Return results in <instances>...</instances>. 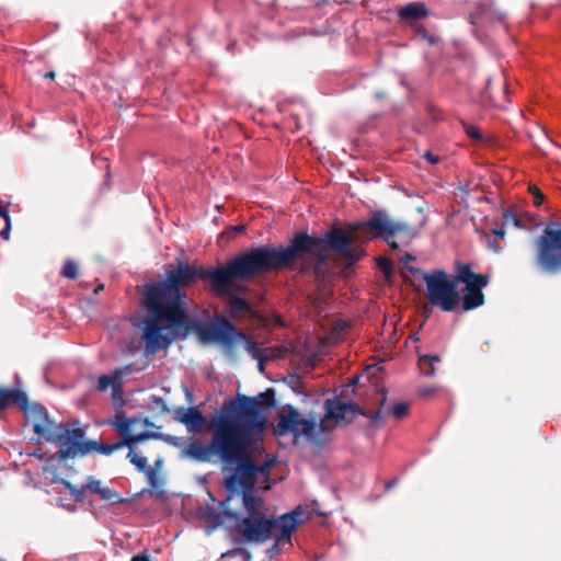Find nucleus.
I'll return each instance as SVG.
<instances>
[{
    "label": "nucleus",
    "instance_id": "40",
    "mask_svg": "<svg viewBox=\"0 0 561 561\" xmlns=\"http://www.w3.org/2000/svg\"><path fill=\"white\" fill-rule=\"evenodd\" d=\"M245 228L247 226L244 224L231 226L225 231V233L229 238H234L237 234L244 232Z\"/></svg>",
    "mask_w": 561,
    "mask_h": 561
},
{
    "label": "nucleus",
    "instance_id": "5",
    "mask_svg": "<svg viewBox=\"0 0 561 561\" xmlns=\"http://www.w3.org/2000/svg\"><path fill=\"white\" fill-rule=\"evenodd\" d=\"M193 328L198 340L204 344L219 343L227 355H232L236 344L242 342L247 352L254 359L262 362L263 350L259 343L252 341L248 334L222 316L215 317L208 322L195 321Z\"/></svg>",
    "mask_w": 561,
    "mask_h": 561
},
{
    "label": "nucleus",
    "instance_id": "20",
    "mask_svg": "<svg viewBox=\"0 0 561 561\" xmlns=\"http://www.w3.org/2000/svg\"><path fill=\"white\" fill-rule=\"evenodd\" d=\"M460 300L465 311L481 307L484 304V294L482 293V288H465Z\"/></svg>",
    "mask_w": 561,
    "mask_h": 561
},
{
    "label": "nucleus",
    "instance_id": "15",
    "mask_svg": "<svg viewBox=\"0 0 561 561\" xmlns=\"http://www.w3.org/2000/svg\"><path fill=\"white\" fill-rule=\"evenodd\" d=\"M233 284L234 280H229L227 284L222 285L221 289H213L216 295L228 298L227 313L231 318L252 310L251 304L231 289Z\"/></svg>",
    "mask_w": 561,
    "mask_h": 561
},
{
    "label": "nucleus",
    "instance_id": "58",
    "mask_svg": "<svg viewBox=\"0 0 561 561\" xmlns=\"http://www.w3.org/2000/svg\"><path fill=\"white\" fill-rule=\"evenodd\" d=\"M417 211L422 215L423 209L421 207L417 208Z\"/></svg>",
    "mask_w": 561,
    "mask_h": 561
},
{
    "label": "nucleus",
    "instance_id": "13",
    "mask_svg": "<svg viewBox=\"0 0 561 561\" xmlns=\"http://www.w3.org/2000/svg\"><path fill=\"white\" fill-rule=\"evenodd\" d=\"M219 413V411L207 419L197 407L179 408L175 410L174 420L184 424L188 432L199 433L204 427L213 434L209 427L211 420Z\"/></svg>",
    "mask_w": 561,
    "mask_h": 561
},
{
    "label": "nucleus",
    "instance_id": "25",
    "mask_svg": "<svg viewBox=\"0 0 561 561\" xmlns=\"http://www.w3.org/2000/svg\"><path fill=\"white\" fill-rule=\"evenodd\" d=\"M131 423V420L126 419L125 415L121 413L115 416V420L112 422V425L115 427L119 435H125L129 433Z\"/></svg>",
    "mask_w": 561,
    "mask_h": 561
},
{
    "label": "nucleus",
    "instance_id": "9",
    "mask_svg": "<svg viewBox=\"0 0 561 561\" xmlns=\"http://www.w3.org/2000/svg\"><path fill=\"white\" fill-rule=\"evenodd\" d=\"M324 414L318 427L320 432H330L334 425L350 424L357 414H364L362 409L351 401V398L334 396L324 401Z\"/></svg>",
    "mask_w": 561,
    "mask_h": 561
},
{
    "label": "nucleus",
    "instance_id": "52",
    "mask_svg": "<svg viewBox=\"0 0 561 561\" xmlns=\"http://www.w3.org/2000/svg\"><path fill=\"white\" fill-rule=\"evenodd\" d=\"M379 391L381 394L380 404L383 405L386 403V390H385V388H380Z\"/></svg>",
    "mask_w": 561,
    "mask_h": 561
},
{
    "label": "nucleus",
    "instance_id": "14",
    "mask_svg": "<svg viewBox=\"0 0 561 561\" xmlns=\"http://www.w3.org/2000/svg\"><path fill=\"white\" fill-rule=\"evenodd\" d=\"M506 12L503 11L494 0H479L477 12L469 14L468 21L472 25H479L481 22H504Z\"/></svg>",
    "mask_w": 561,
    "mask_h": 561
},
{
    "label": "nucleus",
    "instance_id": "17",
    "mask_svg": "<svg viewBox=\"0 0 561 561\" xmlns=\"http://www.w3.org/2000/svg\"><path fill=\"white\" fill-rule=\"evenodd\" d=\"M85 489H88L90 493L98 494L102 501H107L113 504H123L126 502V499L122 497L115 490L104 486L102 481L93 476L87 478Z\"/></svg>",
    "mask_w": 561,
    "mask_h": 561
},
{
    "label": "nucleus",
    "instance_id": "59",
    "mask_svg": "<svg viewBox=\"0 0 561 561\" xmlns=\"http://www.w3.org/2000/svg\"><path fill=\"white\" fill-rule=\"evenodd\" d=\"M102 288H103V287L101 286L100 288L95 289V293L101 291V289H102Z\"/></svg>",
    "mask_w": 561,
    "mask_h": 561
},
{
    "label": "nucleus",
    "instance_id": "26",
    "mask_svg": "<svg viewBox=\"0 0 561 561\" xmlns=\"http://www.w3.org/2000/svg\"><path fill=\"white\" fill-rule=\"evenodd\" d=\"M60 275L67 279H76L79 275L77 263L72 260H66L61 267Z\"/></svg>",
    "mask_w": 561,
    "mask_h": 561
},
{
    "label": "nucleus",
    "instance_id": "60",
    "mask_svg": "<svg viewBox=\"0 0 561 561\" xmlns=\"http://www.w3.org/2000/svg\"><path fill=\"white\" fill-rule=\"evenodd\" d=\"M102 288H103V287L101 286L100 288L95 289V293L101 291V289H102Z\"/></svg>",
    "mask_w": 561,
    "mask_h": 561
},
{
    "label": "nucleus",
    "instance_id": "37",
    "mask_svg": "<svg viewBox=\"0 0 561 561\" xmlns=\"http://www.w3.org/2000/svg\"><path fill=\"white\" fill-rule=\"evenodd\" d=\"M360 377L355 375L350 378V381L347 385H345L341 390V397L343 398H350L348 392H354L353 388L359 382Z\"/></svg>",
    "mask_w": 561,
    "mask_h": 561
},
{
    "label": "nucleus",
    "instance_id": "28",
    "mask_svg": "<svg viewBox=\"0 0 561 561\" xmlns=\"http://www.w3.org/2000/svg\"><path fill=\"white\" fill-rule=\"evenodd\" d=\"M240 557L242 561H251V552L242 547L232 548L221 554V558Z\"/></svg>",
    "mask_w": 561,
    "mask_h": 561
},
{
    "label": "nucleus",
    "instance_id": "57",
    "mask_svg": "<svg viewBox=\"0 0 561 561\" xmlns=\"http://www.w3.org/2000/svg\"><path fill=\"white\" fill-rule=\"evenodd\" d=\"M392 485H393V484H392V482L388 481V484H387L388 490H389Z\"/></svg>",
    "mask_w": 561,
    "mask_h": 561
},
{
    "label": "nucleus",
    "instance_id": "61",
    "mask_svg": "<svg viewBox=\"0 0 561 561\" xmlns=\"http://www.w3.org/2000/svg\"><path fill=\"white\" fill-rule=\"evenodd\" d=\"M385 324H386V317L382 320V325H385Z\"/></svg>",
    "mask_w": 561,
    "mask_h": 561
},
{
    "label": "nucleus",
    "instance_id": "27",
    "mask_svg": "<svg viewBox=\"0 0 561 561\" xmlns=\"http://www.w3.org/2000/svg\"><path fill=\"white\" fill-rule=\"evenodd\" d=\"M66 488L76 502H83L85 500V493L88 492V489H85V483L81 486H76L70 482H66Z\"/></svg>",
    "mask_w": 561,
    "mask_h": 561
},
{
    "label": "nucleus",
    "instance_id": "50",
    "mask_svg": "<svg viewBox=\"0 0 561 561\" xmlns=\"http://www.w3.org/2000/svg\"><path fill=\"white\" fill-rule=\"evenodd\" d=\"M493 233H494L495 236L500 237V238H504V236H505V230H504V228H503V227H502V228H497V229H494V230H493Z\"/></svg>",
    "mask_w": 561,
    "mask_h": 561
},
{
    "label": "nucleus",
    "instance_id": "21",
    "mask_svg": "<svg viewBox=\"0 0 561 561\" xmlns=\"http://www.w3.org/2000/svg\"><path fill=\"white\" fill-rule=\"evenodd\" d=\"M500 85H501L500 95H495L493 93V89H492V79H488L486 83H485L484 91H483V99L486 100L490 104L495 105V106H502L503 101H506V95H507L506 83L504 81H502L500 83Z\"/></svg>",
    "mask_w": 561,
    "mask_h": 561
},
{
    "label": "nucleus",
    "instance_id": "44",
    "mask_svg": "<svg viewBox=\"0 0 561 561\" xmlns=\"http://www.w3.org/2000/svg\"><path fill=\"white\" fill-rule=\"evenodd\" d=\"M146 476H147V479L150 483L151 486H156V483H157V472L154 469L152 468H147L146 467Z\"/></svg>",
    "mask_w": 561,
    "mask_h": 561
},
{
    "label": "nucleus",
    "instance_id": "3",
    "mask_svg": "<svg viewBox=\"0 0 561 561\" xmlns=\"http://www.w3.org/2000/svg\"><path fill=\"white\" fill-rule=\"evenodd\" d=\"M218 267H196L179 263L175 268L165 270V278L147 283L142 295V305L149 312L144 322L141 339L148 354L168 348L179 335L185 337L194 330L186 308L185 287L199 279H208L211 289H221L222 282L217 279Z\"/></svg>",
    "mask_w": 561,
    "mask_h": 561
},
{
    "label": "nucleus",
    "instance_id": "56",
    "mask_svg": "<svg viewBox=\"0 0 561 561\" xmlns=\"http://www.w3.org/2000/svg\"><path fill=\"white\" fill-rule=\"evenodd\" d=\"M259 368H260V370L264 369V362H259Z\"/></svg>",
    "mask_w": 561,
    "mask_h": 561
},
{
    "label": "nucleus",
    "instance_id": "19",
    "mask_svg": "<svg viewBox=\"0 0 561 561\" xmlns=\"http://www.w3.org/2000/svg\"><path fill=\"white\" fill-rule=\"evenodd\" d=\"M398 15L404 22L412 24L430 15V11L424 3L411 2L399 9Z\"/></svg>",
    "mask_w": 561,
    "mask_h": 561
},
{
    "label": "nucleus",
    "instance_id": "53",
    "mask_svg": "<svg viewBox=\"0 0 561 561\" xmlns=\"http://www.w3.org/2000/svg\"><path fill=\"white\" fill-rule=\"evenodd\" d=\"M387 268H388V276H389L393 270V263L389 259H388Z\"/></svg>",
    "mask_w": 561,
    "mask_h": 561
},
{
    "label": "nucleus",
    "instance_id": "23",
    "mask_svg": "<svg viewBox=\"0 0 561 561\" xmlns=\"http://www.w3.org/2000/svg\"><path fill=\"white\" fill-rule=\"evenodd\" d=\"M409 412L410 403L405 401L393 402L390 407H388V416H391L397 421L407 417Z\"/></svg>",
    "mask_w": 561,
    "mask_h": 561
},
{
    "label": "nucleus",
    "instance_id": "51",
    "mask_svg": "<svg viewBox=\"0 0 561 561\" xmlns=\"http://www.w3.org/2000/svg\"><path fill=\"white\" fill-rule=\"evenodd\" d=\"M489 248H490L492 251H494V252H499V251H500V249H501V248L499 247V244H497V242H496V241H492V242H490V243H489Z\"/></svg>",
    "mask_w": 561,
    "mask_h": 561
},
{
    "label": "nucleus",
    "instance_id": "47",
    "mask_svg": "<svg viewBox=\"0 0 561 561\" xmlns=\"http://www.w3.org/2000/svg\"><path fill=\"white\" fill-rule=\"evenodd\" d=\"M377 265L386 274V255H379L376 257Z\"/></svg>",
    "mask_w": 561,
    "mask_h": 561
},
{
    "label": "nucleus",
    "instance_id": "46",
    "mask_svg": "<svg viewBox=\"0 0 561 561\" xmlns=\"http://www.w3.org/2000/svg\"><path fill=\"white\" fill-rule=\"evenodd\" d=\"M423 157L432 164H437L440 161L439 157L432 153L431 151H426Z\"/></svg>",
    "mask_w": 561,
    "mask_h": 561
},
{
    "label": "nucleus",
    "instance_id": "31",
    "mask_svg": "<svg viewBox=\"0 0 561 561\" xmlns=\"http://www.w3.org/2000/svg\"><path fill=\"white\" fill-rule=\"evenodd\" d=\"M399 260L403 264L404 268H407L411 274L417 275L422 272L421 268L409 265L410 262L415 261L414 255L404 253L402 256H399Z\"/></svg>",
    "mask_w": 561,
    "mask_h": 561
},
{
    "label": "nucleus",
    "instance_id": "30",
    "mask_svg": "<svg viewBox=\"0 0 561 561\" xmlns=\"http://www.w3.org/2000/svg\"><path fill=\"white\" fill-rule=\"evenodd\" d=\"M129 461L139 470L145 471L147 467V458L138 456L133 450H129L127 455Z\"/></svg>",
    "mask_w": 561,
    "mask_h": 561
},
{
    "label": "nucleus",
    "instance_id": "41",
    "mask_svg": "<svg viewBox=\"0 0 561 561\" xmlns=\"http://www.w3.org/2000/svg\"><path fill=\"white\" fill-rule=\"evenodd\" d=\"M4 227L0 230V237L3 240H9L10 238V231H11V218L10 215L4 216Z\"/></svg>",
    "mask_w": 561,
    "mask_h": 561
},
{
    "label": "nucleus",
    "instance_id": "2",
    "mask_svg": "<svg viewBox=\"0 0 561 561\" xmlns=\"http://www.w3.org/2000/svg\"><path fill=\"white\" fill-rule=\"evenodd\" d=\"M346 230L348 234L334 227L321 237L298 232L285 248L270 245L251 248L220 265L216 275L217 279L222 282V285L229 280H247L259 274L285 268L305 253L311 255L312 268L317 274L323 271L330 253L351 266L362 257L359 248L355 245L356 234L383 238L386 236V213L379 210L370 219L348 222Z\"/></svg>",
    "mask_w": 561,
    "mask_h": 561
},
{
    "label": "nucleus",
    "instance_id": "42",
    "mask_svg": "<svg viewBox=\"0 0 561 561\" xmlns=\"http://www.w3.org/2000/svg\"><path fill=\"white\" fill-rule=\"evenodd\" d=\"M161 437V434L153 433V432H142L136 435L137 443L147 440L149 438H159Z\"/></svg>",
    "mask_w": 561,
    "mask_h": 561
},
{
    "label": "nucleus",
    "instance_id": "33",
    "mask_svg": "<svg viewBox=\"0 0 561 561\" xmlns=\"http://www.w3.org/2000/svg\"><path fill=\"white\" fill-rule=\"evenodd\" d=\"M122 439L116 442L117 449L123 448L124 446H127L133 450V446L137 444L136 435H130L129 433L125 435H121Z\"/></svg>",
    "mask_w": 561,
    "mask_h": 561
},
{
    "label": "nucleus",
    "instance_id": "1",
    "mask_svg": "<svg viewBox=\"0 0 561 561\" xmlns=\"http://www.w3.org/2000/svg\"><path fill=\"white\" fill-rule=\"evenodd\" d=\"M275 391L268 388L255 397L238 394L227 400L219 413L211 420L209 427L213 437L207 444L199 438L193 439L182 451L183 457L197 462L219 460L225 467L234 469L225 476L224 486L229 493L253 494L257 476H268L274 460L266 459L257 465L251 453V433L262 431L265 417L262 414L275 405Z\"/></svg>",
    "mask_w": 561,
    "mask_h": 561
},
{
    "label": "nucleus",
    "instance_id": "16",
    "mask_svg": "<svg viewBox=\"0 0 561 561\" xmlns=\"http://www.w3.org/2000/svg\"><path fill=\"white\" fill-rule=\"evenodd\" d=\"M456 279L457 283H462L466 288H484L489 284V276L484 274H477L471 270L468 263H456Z\"/></svg>",
    "mask_w": 561,
    "mask_h": 561
},
{
    "label": "nucleus",
    "instance_id": "24",
    "mask_svg": "<svg viewBox=\"0 0 561 561\" xmlns=\"http://www.w3.org/2000/svg\"><path fill=\"white\" fill-rule=\"evenodd\" d=\"M439 362L438 356L423 355L419 359V367L423 375L432 376L434 374V365Z\"/></svg>",
    "mask_w": 561,
    "mask_h": 561
},
{
    "label": "nucleus",
    "instance_id": "54",
    "mask_svg": "<svg viewBox=\"0 0 561 561\" xmlns=\"http://www.w3.org/2000/svg\"><path fill=\"white\" fill-rule=\"evenodd\" d=\"M45 78H47V79H54V78H55V72L49 71V72L45 73Z\"/></svg>",
    "mask_w": 561,
    "mask_h": 561
},
{
    "label": "nucleus",
    "instance_id": "8",
    "mask_svg": "<svg viewBox=\"0 0 561 561\" xmlns=\"http://www.w3.org/2000/svg\"><path fill=\"white\" fill-rule=\"evenodd\" d=\"M84 435L85 427H80L78 420L66 422L59 437L55 442L59 446V460L85 456L94 451L95 440H82Z\"/></svg>",
    "mask_w": 561,
    "mask_h": 561
},
{
    "label": "nucleus",
    "instance_id": "34",
    "mask_svg": "<svg viewBox=\"0 0 561 561\" xmlns=\"http://www.w3.org/2000/svg\"><path fill=\"white\" fill-rule=\"evenodd\" d=\"M123 380L117 381L115 387L112 389L111 398L114 403L124 402V390H123Z\"/></svg>",
    "mask_w": 561,
    "mask_h": 561
},
{
    "label": "nucleus",
    "instance_id": "48",
    "mask_svg": "<svg viewBox=\"0 0 561 561\" xmlns=\"http://www.w3.org/2000/svg\"><path fill=\"white\" fill-rule=\"evenodd\" d=\"M130 561H150V558L147 553H139L134 556Z\"/></svg>",
    "mask_w": 561,
    "mask_h": 561
},
{
    "label": "nucleus",
    "instance_id": "49",
    "mask_svg": "<svg viewBox=\"0 0 561 561\" xmlns=\"http://www.w3.org/2000/svg\"><path fill=\"white\" fill-rule=\"evenodd\" d=\"M432 393H434L433 388H422L419 390L420 397H423V398H426V397L431 396Z\"/></svg>",
    "mask_w": 561,
    "mask_h": 561
},
{
    "label": "nucleus",
    "instance_id": "10",
    "mask_svg": "<svg viewBox=\"0 0 561 561\" xmlns=\"http://www.w3.org/2000/svg\"><path fill=\"white\" fill-rule=\"evenodd\" d=\"M317 427L318 424L314 419H301L297 409L286 404L278 414L274 433L277 436L293 434L294 436L304 435L310 438L316 435Z\"/></svg>",
    "mask_w": 561,
    "mask_h": 561
},
{
    "label": "nucleus",
    "instance_id": "32",
    "mask_svg": "<svg viewBox=\"0 0 561 561\" xmlns=\"http://www.w3.org/2000/svg\"><path fill=\"white\" fill-rule=\"evenodd\" d=\"M116 450H118L117 446H116V443L104 444V443L95 440L94 451H96V453H100V454L105 455V456H110L112 453H114Z\"/></svg>",
    "mask_w": 561,
    "mask_h": 561
},
{
    "label": "nucleus",
    "instance_id": "38",
    "mask_svg": "<svg viewBox=\"0 0 561 561\" xmlns=\"http://www.w3.org/2000/svg\"><path fill=\"white\" fill-rule=\"evenodd\" d=\"M205 518L209 522H213L216 526L222 524L221 514L216 512L214 508L208 507L205 511Z\"/></svg>",
    "mask_w": 561,
    "mask_h": 561
},
{
    "label": "nucleus",
    "instance_id": "18",
    "mask_svg": "<svg viewBox=\"0 0 561 561\" xmlns=\"http://www.w3.org/2000/svg\"><path fill=\"white\" fill-rule=\"evenodd\" d=\"M11 404H16L21 410H25L28 404L26 393L19 389L0 388V411H4Z\"/></svg>",
    "mask_w": 561,
    "mask_h": 561
},
{
    "label": "nucleus",
    "instance_id": "4",
    "mask_svg": "<svg viewBox=\"0 0 561 561\" xmlns=\"http://www.w3.org/2000/svg\"><path fill=\"white\" fill-rule=\"evenodd\" d=\"M242 502L245 511L244 517H240L238 513L232 511H224L225 516L237 522L236 531L242 537L241 540L234 539V542L263 543L274 539L275 546L285 542L290 543L293 531L305 519L306 512L301 506L274 518L266 515L265 504L261 497L253 494H242Z\"/></svg>",
    "mask_w": 561,
    "mask_h": 561
},
{
    "label": "nucleus",
    "instance_id": "12",
    "mask_svg": "<svg viewBox=\"0 0 561 561\" xmlns=\"http://www.w3.org/2000/svg\"><path fill=\"white\" fill-rule=\"evenodd\" d=\"M424 225V217L415 222L394 221L388 219V248L392 250L398 249L399 242L397 239L403 244L410 242Z\"/></svg>",
    "mask_w": 561,
    "mask_h": 561
},
{
    "label": "nucleus",
    "instance_id": "35",
    "mask_svg": "<svg viewBox=\"0 0 561 561\" xmlns=\"http://www.w3.org/2000/svg\"><path fill=\"white\" fill-rule=\"evenodd\" d=\"M262 350V362L275 359L282 356L279 347H265Z\"/></svg>",
    "mask_w": 561,
    "mask_h": 561
},
{
    "label": "nucleus",
    "instance_id": "39",
    "mask_svg": "<svg viewBox=\"0 0 561 561\" xmlns=\"http://www.w3.org/2000/svg\"><path fill=\"white\" fill-rule=\"evenodd\" d=\"M503 220H504V225H513L514 227H518V228L522 227L520 219L517 217V215H515L512 211H504Z\"/></svg>",
    "mask_w": 561,
    "mask_h": 561
},
{
    "label": "nucleus",
    "instance_id": "36",
    "mask_svg": "<svg viewBox=\"0 0 561 561\" xmlns=\"http://www.w3.org/2000/svg\"><path fill=\"white\" fill-rule=\"evenodd\" d=\"M462 126H463L465 133L467 134V136L469 138L474 139V140L482 139V134L478 127L467 124V123H462Z\"/></svg>",
    "mask_w": 561,
    "mask_h": 561
},
{
    "label": "nucleus",
    "instance_id": "7",
    "mask_svg": "<svg viewBox=\"0 0 561 561\" xmlns=\"http://www.w3.org/2000/svg\"><path fill=\"white\" fill-rule=\"evenodd\" d=\"M423 279L426 284V297L432 306L440 308L445 312L454 311L460 302L457 290V279H450L445 271L425 273Z\"/></svg>",
    "mask_w": 561,
    "mask_h": 561
},
{
    "label": "nucleus",
    "instance_id": "22",
    "mask_svg": "<svg viewBox=\"0 0 561 561\" xmlns=\"http://www.w3.org/2000/svg\"><path fill=\"white\" fill-rule=\"evenodd\" d=\"M123 380L122 369H114L111 374L101 375L98 379L96 390L99 392H105L108 388L113 389L117 381Z\"/></svg>",
    "mask_w": 561,
    "mask_h": 561
},
{
    "label": "nucleus",
    "instance_id": "6",
    "mask_svg": "<svg viewBox=\"0 0 561 561\" xmlns=\"http://www.w3.org/2000/svg\"><path fill=\"white\" fill-rule=\"evenodd\" d=\"M535 265L545 273H561V222L550 221L534 241Z\"/></svg>",
    "mask_w": 561,
    "mask_h": 561
},
{
    "label": "nucleus",
    "instance_id": "43",
    "mask_svg": "<svg viewBox=\"0 0 561 561\" xmlns=\"http://www.w3.org/2000/svg\"><path fill=\"white\" fill-rule=\"evenodd\" d=\"M529 192L534 195V203L540 205L543 201V194L537 186H530Z\"/></svg>",
    "mask_w": 561,
    "mask_h": 561
},
{
    "label": "nucleus",
    "instance_id": "11",
    "mask_svg": "<svg viewBox=\"0 0 561 561\" xmlns=\"http://www.w3.org/2000/svg\"><path fill=\"white\" fill-rule=\"evenodd\" d=\"M23 411L25 412L27 420L32 423L34 433L46 442H56L65 426V423L56 424L49 420L45 407L38 403H34L31 407L26 405Z\"/></svg>",
    "mask_w": 561,
    "mask_h": 561
},
{
    "label": "nucleus",
    "instance_id": "55",
    "mask_svg": "<svg viewBox=\"0 0 561 561\" xmlns=\"http://www.w3.org/2000/svg\"><path fill=\"white\" fill-rule=\"evenodd\" d=\"M375 98H376L377 100H380V99H382V98H383V93H382V92H376Z\"/></svg>",
    "mask_w": 561,
    "mask_h": 561
},
{
    "label": "nucleus",
    "instance_id": "45",
    "mask_svg": "<svg viewBox=\"0 0 561 561\" xmlns=\"http://www.w3.org/2000/svg\"><path fill=\"white\" fill-rule=\"evenodd\" d=\"M376 370H377V368L375 366H367L366 373H365L367 380L375 386H377V383L374 381V378L376 376Z\"/></svg>",
    "mask_w": 561,
    "mask_h": 561
},
{
    "label": "nucleus",
    "instance_id": "29",
    "mask_svg": "<svg viewBox=\"0 0 561 561\" xmlns=\"http://www.w3.org/2000/svg\"><path fill=\"white\" fill-rule=\"evenodd\" d=\"M415 35L420 41L426 42L430 46L437 43V37L430 34L427 30L421 25H415Z\"/></svg>",
    "mask_w": 561,
    "mask_h": 561
}]
</instances>
